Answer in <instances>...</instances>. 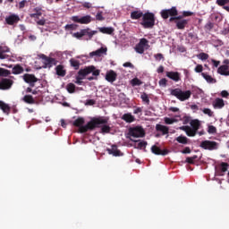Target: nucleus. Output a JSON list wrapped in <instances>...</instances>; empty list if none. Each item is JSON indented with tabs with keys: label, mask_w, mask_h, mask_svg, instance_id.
Instances as JSON below:
<instances>
[{
	"label": "nucleus",
	"mask_w": 229,
	"mask_h": 229,
	"mask_svg": "<svg viewBox=\"0 0 229 229\" xmlns=\"http://www.w3.org/2000/svg\"><path fill=\"white\" fill-rule=\"evenodd\" d=\"M105 53H106V48L100 47L98 50L89 53V56L90 58H94V56H101L105 55Z\"/></svg>",
	"instance_id": "obj_26"
},
{
	"label": "nucleus",
	"mask_w": 229,
	"mask_h": 229,
	"mask_svg": "<svg viewBox=\"0 0 229 229\" xmlns=\"http://www.w3.org/2000/svg\"><path fill=\"white\" fill-rule=\"evenodd\" d=\"M85 105H87L89 106H92L96 105V100H94V99H88L86 101Z\"/></svg>",
	"instance_id": "obj_54"
},
{
	"label": "nucleus",
	"mask_w": 229,
	"mask_h": 229,
	"mask_svg": "<svg viewBox=\"0 0 229 229\" xmlns=\"http://www.w3.org/2000/svg\"><path fill=\"white\" fill-rule=\"evenodd\" d=\"M72 21L73 22H77L78 24H90L92 22V16L91 15H86V16H72Z\"/></svg>",
	"instance_id": "obj_9"
},
{
	"label": "nucleus",
	"mask_w": 229,
	"mask_h": 229,
	"mask_svg": "<svg viewBox=\"0 0 229 229\" xmlns=\"http://www.w3.org/2000/svg\"><path fill=\"white\" fill-rule=\"evenodd\" d=\"M98 31L104 33V35H113L115 29H114V27H99Z\"/></svg>",
	"instance_id": "obj_23"
},
{
	"label": "nucleus",
	"mask_w": 229,
	"mask_h": 229,
	"mask_svg": "<svg viewBox=\"0 0 229 229\" xmlns=\"http://www.w3.org/2000/svg\"><path fill=\"white\" fill-rule=\"evenodd\" d=\"M175 140L177 142H179V144H189V139L185 136H179L175 139Z\"/></svg>",
	"instance_id": "obj_35"
},
{
	"label": "nucleus",
	"mask_w": 229,
	"mask_h": 229,
	"mask_svg": "<svg viewBox=\"0 0 229 229\" xmlns=\"http://www.w3.org/2000/svg\"><path fill=\"white\" fill-rule=\"evenodd\" d=\"M122 119L123 121H125V123H134L135 121V116H133L130 113H127V114H124L123 116H122Z\"/></svg>",
	"instance_id": "obj_31"
},
{
	"label": "nucleus",
	"mask_w": 229,
	"mask_h": 229,
	"mask_svg": "<svg viewBox=\"0 0 229 229\" xmlns=\"http://www.w3.org/2000/svg\"><path fill=\"white\" fill-rule=\"evenodd\" d=\"M55 72H56L57 76L64 78L65 76V74H67V70H65V66H64L62 64H58L55 67Z\"/></svg>",
	"instance_id": "obj_20"
},
{
	"label": "nucleus",
	"mask_w": 229,
	"mask_h": 229,
	"mask_svg": "<svg viewBox=\"0 0 229 229\" xmlns=\"http://www.w3.org/2000/svg\"><path fill=\"white\" fill-rule=\"evenodd\" d=\"M9 69H12V74L14 75H19V74H22L24 72V67H22V65L21 64H15L13 65H9L8 66Z\"/></svg>",
	"instance_id": "obj_16"
},
{
	"label": "nucleus",
	"mask_w": 229,
	"mask_h": 229,
	"mask_svg": "<svg viewBox=\"0 0 229 229\" xmlns=\"http://www.w3.org/2000/svg\"><path fill=\"white\" fill-rule=\"evenodd\" d=\"M86 31L85 35H88L89 40L94 37V35L98 34V30H90L89 28L84 29Z\"/></svg>",
	"instance_id": "obj_36"
},
{
	"label": "nucleus",
	"mask_w": 229,
	"mask_h": 229,
	"mask_svg": "<svg viewBox=\"0 0 229 229\" xmlns=\"http://www.w3.org/2000/svg\"><path fill=\"white\" fill-rule=\"evenodd\" d=\"M169 22H174L177 30H185L189 24V20L183 19V16L171 17Z\"/></svg>",
	"instance_id": "obj_7"
},
{
	"label": "nucleus",
	"mask_w": 229,
	"mask_h": 229,
	"mask_svg": "<svg viewBox=\"0 0 229 229\" xmlns=\"http://www.w3.org/2000/svg\"><path fill=\"white\" fill-rule=\"evenodd\" d=\"M140 99L143 101L144 105H149V97L146 94V92H143L140 95Z\"/></svg>",
	"instance_id": "obj_37"
},
{
	"label": "nucleus",
	"mask_w": 229,
	"mask_h": 229,
	"mask_svg": "<svg viewBox=\"0 0 229 229\" xmlns=\"http://www.w3.org/2000/svg\"><path fill=\"white\" fill-rule=\"evenodd\" d=\"M157 131H161L162 135H167L169 133V127L162 124L156 125Z\"/></svg>",
	"instance_id": "obj_28"
},
{
	"label": "nucleus",
	"mask_w": 229,
	"mask_h": 229,
	"mask_svg": "<svg viewBox=\"0 0 229 229\" xmlns=\"http://www.w3.org/2000/svg\"><path fill=\"white\" fill-rule=\"evenodd\" d=\"M182 131H185L188 137H196V133H198L195 130L191 129L189 125H184L180 128Z\"/></svg>",
	"instance_id": "obj_18"
},
{
	"label": "nucleus",
	"mask_w": 229,
	"mask_h": 229,
	"mask_svg": "<svg viewBox=\"0 0 229 229\" xmlns=\"http://www.w3.org/2000/svg\"><path fill=\"white\" fill-rule=\"evenodd\" d=\"M171 96H174V98H178L179 101H187V99H191V96H192V92L191 90H182L180 88H176L171 89Z\"/></svg>",
	"instance_id": "obj_5"
},
{
	"label": "nucleus",
	"mask_w": 229,
	"mask_h": 229,
	"mask_svg": "<svg viewBox=\"0 0 229 229\" xmlns=\"http://www.w3.org/2000/svg\"><path fill=\"white\" fill-rule=\"evenodd\" d=\"M39 58H41V60H43V64H45V67H48L49 69H51V67H53V65H56V64H58L56 59H55L53 57H48L47 55H46L44 54L40 55Z\"/></svg>",
	"instance_id": "obj_10"
},
{
	"label": "nucleus",
	"mask_w": 229,
	"mask_h": 229,
	"mask_svg": "<svg viewBox=\"0 0 229 229\" xmlns=\"http://www.w3.org/2000/svg\"><path fill=\"white\" fill-rule=\"evenodd\" d=\"M165 124H173V123H174V119L173 118H165Z\"/></svg>",
	"instance_id": "obj_57"
},
{
	"label": "nucleus",
	"mask_w": 229,
	"mask_h": 229,
	"mask_svg": "<svg viewBox=\"0 0 229 229\" xmlns=\"http://www.w3.org/2000/svg\"><path fill=\"white\" fill-rule=\"evenodd\" d=\"M22 101L28 105H35V98H33V96L31 95H25L22 98Z\"/></svg>",
	"instance_id": "obj_32"
},
{
	"label": "nucleus",
	"mask_w": 229,
	"mask_h": 229,
	"mask_svg": "<svg viewBox=\"0 0 229 229\" xmlns=\"http://www.w3.org/2000/svg\"><path fill=\"white\" fill-rule=\"evenodd\" d=\"M143 17L144 13H142L140 10L132 11L131 13V19H132V21H139V19H142Z\"/></svg>",
	"instance_id": "obj_22"
},
{
	"label": "nucleus",
	"mask_w": 229,
	"mask_h": 229,
	"mask_svg": "<svg viewBox=\"0 0 229 229\" xmlns=\"http://www.w3.org/2000/svg\"><path fill=\"white\" fill-rule=\"evenodd\" d=\"M107 153L113 155V157H123L121 150L117 149V146L113 145L112 148H107Z\"/></svg>",
	"instance_id": "obj_21"
},
{
	"label": "nucleus",
	"mask_w": 229,
	"mask_h": 229,
	"mask_svg": "<svg viewBox=\"0 0 229 229\" xmlns=\"http://www.w3.org/2000/svg\"><path fill=\"white\" fill-rule=\"evenodd\" d=\"M211 62H212L214 67H219V64H221L220 61H216V60H214V59L211 60Z\"/></svg>",
	"instance_id": "obj_61"
},
{
	"label": "nucleus",
	"mask_w": 229,
	"mask_h": 229,
	"mask_svg": "<svg viewBox=\"0 0 229 229\" xmlns=\"http://www.w3.org/2000/svg\"><path fill=\"white\" fill-rule=\"evenodd\" d=\"M199 60H208V54L207 53H200L199 55Z\"/></svg>",
	"instance_id": "obj_51"
},
{
	"label": "nucleus",
	"mask_w": 229,
	"mask_h": 229,
	"mask_svg": "<svg viewBox=\"0 0 229 229\" xmlns=\"http://www.w3.org/2000/svg\"><path fill=\"white\" fill-rule=\"evenodd\" d=\"M31 19H40L42 17V8L36 7L33 9V13L30 14Z\"/></svg>",
	"instance_id": "obj_25"
},
{
	"label": "nucleus",
	"mask_w": 229,
	"mask_h": 229,
	"mask_svg": "<svg viewBox=\"0 0 229 229\" xmlns=\"http://www.w3.org/2000/svg\"><path fill=\"white\" fill-rule=\"evenodd\" d=\"M191 15H194V13L191 11H183L182 15H181L183 19V17H191Z\"/></svg>",
	"instance_id": "obj_50"
},
{
	"label": "nucleus",
	"mask_w": 229,
	"mask_h": 229,
	"mask_svg": "<svg viewBox=\"0 0 229 229\" xmlns=\"http://www.w3.org/2000/svg\"><path fill=\"white\" fill-rule=\"evenodd\" d=\"M87 33V31L85 30V29L81 30L80 32H75L73 34V37H75V38H81L83 37H85V34Z\"/></svg>",
	"instance_id": "obj_41"
},
{
	"label": "nucleus",
	"mask_w": 229,
	"mask_h": 229,
	"mask_svg": "<svg viewBox=\"0 0 229 229\" xmlns=\"http://www.w3.org/2000/svg\"><path fill=\"white\" fill-rule=\"evenodd\" d=\"M162 19L167 20L171 17H178V9L176 6H172L170 9H164L160 12Z\"/></svg>",
	"instance_id": "obj_8"
},
{
	"label": "nucleus",
	"mask_w": 229,
	"mask_h": 229,
	"mask_svg": "<svg viewBox=\"0 0 229 229\" xmlns=\"http://www.w3.org/2000/svg\"><path fill=\"white\" fill-rule=\"evenodd\" d=\"M142 81L139 78H134L131 81V85L132 87H140Z\"/></svg>",
	"instance_id": "obj_38"
},
{
	"label": "nucleus",
	"mask_w": 229,
	"mask_h": 229,
	"mask_svg": "<svg viewBox=\"0 0 229 229\" xmlns=\"http://www.w3.org/2000/svg\"><path fill=\"white\" fill-rule=\"evenodd\" d=\"M82 6H83V8H87V9L92 8V4H90V3H89V2H84V3L82 4Z\"/></svg>",
	"instance_id": "obj_59"
},
{
	"label": "nucleus",
	"mask_w": 229,
	"mask_h": 229,
	"mask_svg": "<svg viewBox=\"0 0 229 229\" xmlns=\"http://www.w3.org/2000/svg\"><path fill=\"white\" fill-rule=\"evenodd\" d=\"M135 51L136 53H139V55H144V47L138 43L135 47Z\"/></svg>",
	"instance_id": "obj_43"
},
{
	"label": "nucleus",
	"mask_w": 229,
	"mask_h": 229,
	"mask_svg": "<svg viewBox=\"0 0 229 229\" xmlns=\"http://www.w3.org/2000/svg\"><path fill=\"white\" fill-rule=\"evenodd\" d=\"M97 21H105V18L103 17V12H98L96 15Z\"/></svg>",
	"instance_id": "obj_53"
},
{
	"label": "nucleus",
	"mask_w": 229,
	"mask_h": 229,
	"mask_svg": "<svg viewBox=\"0 0 229 229\" xmlns=\"http://www.w3.org/2000/svg\"><path fill=\"white\" fill-rule=\"evenodd\" d=\"M190 124H191V130H194V131H197V132H198V130H199V128H201V123H200L199 120H198V119L191 120V121L190 122Z\"/></svg>",
	"instance_id": "obj_29"
},
{
	"label": "nucleus",
	"mask_w": 229,
	"mask_h": 229,
	"mask_svg": "<svg viewBox=\"0 0 229 229\" xmlns=\"http://www.w3.org/2000/svg\"><path fill=\"white\" fill-rule=\"evenodd\" d=\"M100 124H104L101 127V133H110V131L112 130V128L106 125V123H100Z\"/></svg>",
	"instance_id": "obj_42"
},
{
	"label": "nucleus",
	"mask_w": 229,
	"mask_h": 229,
	"mask_svg": "<svg viewBox=\"0 0 229 229\" xmlns=\"http://www.w3.org/2000/svg\"><path fill=\"white\" fill-rule=\"evenodd\" d=\"M106 81H109V83H114V81L117 80V73L113 70L107 72L106 74Z\"/></svg>",
	"instance_id": "obj_19"
},
{
	"label": "nucleus",
	"mask_w": 229,
	"mask_h": 229,
	"mask_svg": "<svg viewBox=\"0 0 229 229\" xmlns=\"http://www.w3.org/2000/svg\"><path fill=\"white\" fill-rule=\"evenodd\" d=\"M150 150H151V153H153L154 155H157V156H161V157H165V155H169V149L165 148L162 150L157 145L152 146Z\"/></svg>",
	"instance_id": "obj_13"
},
{
	"label": "nucleus",
	"mask_w": 229,
	"mask_h": 229,
	"mask_svg": "<svg viewBox=\"0 0 229 229\" xmlns=\"http://www.w3.org/2000/svg\"><path fill=\"white\" fill-rule=\"evenodd\" d=\"M100 73H101L100 70H96V66L90 65V66H86L83 69H81L78 72V75L76 76V78H80L81 80L83 81L85 80V78H87V76H89V74H92V76L87 78L89 81H92L93 80H98V76H99Z\"/></svg>",
	"instance_id": "obj_2"
},
{
	"label": "nucleus",
	"mask_w": 229,
	"mask_h": 229,
	"mask_svg": "<svg viewBox=\"0 0 229 229\" xmlns=\"http://www.w3.org/2000/svg\"><path fill=\"white\" fill-rule=\"evenodd\" d=\"M220 166L222 173H226V171H228V163L222 162Z\"/></svg>",
	"instance_id": "obj_46"
},
{
	"label": "nucleus",
	"mask_w": 229,
	"mask_h": 229,
	"mask_svg": "<svg viewBox=\"0 0 229 229\" xmlns=\"http://www.w3.org/2000/svg\"><path fill=\"white\" fill-rule=\"evenodd\" d=\"M195 72H203V65L198 64V65L195 67Z\"/></svg>",
	"instance_id": "obj_56"
},
{
	"label": "nucleus",
	"mask_w": 229,
	"mask_h": 229,
	"mask_svg": "<svg viewBox=\"0 0 229 229\" xmlns=\"http://www.w3.org/2000/svg\"><path fill=\"white\" fill-rule=\"evenodd\" d=\"M6 53H10V48L8 47L0 46V60H9V58H11L10 55Z\"/></svg>",
	"instance_id": "obj_15"
},
{
	"label": "nucleus",
	"mask_w": 229,
	"mask_h": 229,
	"mask_svg": "<svg viewBox=\"0 0 229 229\" xmlns=\"http://www.w3.org/2000/svg\"><path fill=\"white\" fill-rule=\"evenodd\" d=\"M202 112L206 115H208V117H214V112L210 108H204Z\"/></svg>",
	"instance_id": "obj_44"
},
{
	"label": "nucleus",
	"mask_w": 229,
	"mask_h": 229,
	"mask_svg": "<svg viewBox=\"0 0 229 229\" xmlns=\"http://www.w3.org/2000/svg\"><path fill=\"white\" fill-rule=\"evenodd\" d=\"M220 95H221L222 98H228L229 93L226 90H223V91H221Z\"/></svg>",
	"instance_id": "obj_62"
},
{
	"label": "nucleus",
	"mask_w": 229,
	"mask_h": 229,
	"mask_svg": "<svg viewBox=\"0 0 229 229\" xmlns=\"http://www.w3.org/2000/svg\"><path fill=\"white\" fill-rule=\"evenodd\" d=\"M197 158H198V156L194 155L192 157H187L186 162H187V164L192 165V164H194V160H197Z\"/></svg>",
	"instance_id": "obj_45"
},
{
	"label": "nucleus",
	"mask_w": 229,
	"mask_h": 229,
	"mask_svg": "<svg viewBox=\"0 0 229 229\" xmlns=\"http://www.w3.org/2000/svg\"><path fill=\"white\" fill-rule=\"evenodd\" d=\"M164 71H165L164 66L160 65V66L157 68V72L158 74H162V72H164Z\"/></svg>",
	"instance_id": "obj_63"
},
{
	"label": "nucleus",
	"mask_w": 229,
	"mask_h": 229,
	"mask_svg": "<svg viewBox=\"0 0 229 229\" xmlns=\"http://www.w3.org/2000/svg\"><path fill=\"white\" fill-rule=\"evenodd\" d=\"M200 148H202V149H208L209 151H214V149H217V142L204 140L200 143Z\"/></svg>",
	"instance_id": "obj_12"
},
{
	"label": "nucleus",
	"mask_w": 229,
	"mask_h": 229,
	"mask_svg": "<svg viewBox=\"0 0 229 229\" xmlns=\"http://www.w3.org/2000/svg\"><path fill=\"white\" fill-rule=\"evenodd\" d=\"M229 0H216V4H218V6H222L224 8V6H225V4H228Z\"/></svg>",
	"instance_id": "obj_47"
},
{
	"label": "nucleus",
	"mask_w": 229,
	"mask_h": 229,
	"mask_svg": "<svg viewBox=\"0 0 229 229\" xmlns=\"http://www.w3.org/2000/svg\"><path fill=\"white\" fill-rule=\"evenodd\" d=\"M21 21V18L17 14H11L10 16L5 18V21L9 26H13V24H17Z\"/></svg>",
	"instance_id": "obj_17"
},
{
	"label": "nucleus",
	"mask_w": 229,
	"mask_h": 229,
	"mask_svg": "<svg viewBox=\"0 0 229 229\" xmlns=\"http://www.w3.org/2000/svg\"><path fill=\"white\" fill-rule=\"evenodd\" d=\"M108 118H105L103 116L100 117H93L86 125L85 118L79 117L73 122V126L79 128L80 133H87V131H92V130H96V128H99V124H107Z\"/></svg>",
	"instance_id": "obj_1"
},
{
	"label": "nucleus",
	"mask_w": 229,
	"mask_h": 229,
	"mask_svg": "<svg viewBox=\"0 0 229 229\" xmlns=\"http://www.w3.org/2000/svg\"><path fill=\"white\" fill-rule=\"evenodd\" d=\"M70 64L72 67H73L75 71H78V69H80V61L74 58L70 59Z\"/></svg>",
	"instance_id": "obj_34"
},
{
	"label": "nucleus",
	"mask_w": 229,
	"mask_h": 229,
	"mask_svg": "<svg viewBox=\"0 0 229 229\" xmlns=\"http://www.w3.org/2000/svg\"><path fill=\"white\" fill-rule=\"evenodd\" d=\"M26 3H28V1H26V0L21 1V2L19 3V8H20V9L24 8V6H26Z\"/></svg>",
	"instance_id": "obj_58"
},
{
	"label": "nucleus",
	"mask_w": 229,
	"mask_h": 229,
	"mask_svg": "<svg viewBox=\"0 0 229 229\" xmlns=\"http://www.w3.org/2000/svg\"><path fill=\"white\" fill-rule=\"evenodd\" d=\"M165 75L166 78H169V80L175 81V83L182 81V74L178 72H166Z\"/></svg>",
	"instance_id": "obj_14"
},
{
	"label": "nucleus",
	"mask_w": 229,
	"mask_h": 229,
	"mask_svg": "<svg viewBox=\"0 0 229 229\" xmlns=\"http://www.w3.org/2000/svg\"><path fill=\"white\" fill-rule=\"evenodd\" d=\"M155 13L147 12L143 14V18L140 22L145 30H152L155 27Z\"/></svg>",
	"instance_id": "obj_4"
},
{
	"label": "nucleus",
	"mask_w": 229,
	"mask_h": 229,
	"mask_svg": "<svg viewBox=\"0 0 229 229\" xmlns=\"http://www.w3.org/2000/svg\"><path fill=\"white\" fill-rule=\"evenodd\" d=\"M137 149H146L148 146V141H140L138 144L134 145Z\"/></svg>",
	"instance_id": "obj_40"
},
{
	"label": "nucleus",
	"mask_w": 229,
	"mask_h": 229,
	"mask_svg": "<svg viewBox=\"0 0 229 229\" xmlns=\"http://www.w3.org/2000/svg\"><path fill=\"white\" fill-rule=\"evenodd\" d=\"M214 108H223L225 106V100L223 98H216L213 102Z\"/></svg>",
	"instance_id": "obj_30"
},
{
	"label": "nucleus",
	"mask_w": 229,
	"mask_h": 229,
	"mask_svg": "<svg viewBox=\"0 0 229 229\" xmlns=\"http://www.w3.org/2000/svg\"><path fill=\"white\" fill-rule=\"evenodd\" d=\"M160 87H167V79L163 78L158 81Z\"/></svg>",
	"instance_id": "obj_49"
},
{
	"label": "nucleus",
	"mask_w": 229,
	"mask_h": 229,
	"mask_svg": "<svg viewBox=\"0 0 229 229\" xmlns=\"http://www.w3.org/2000/svg\"><path fill=\"white\" fill-rule=\"evenodd\" d=\"M128 135H130L133 139H140L142 137H145L146 131H144V128H142V126L137 125L129 128Z\"/></svg>",
	"instance_id": "obj_6"
},
{
	"label": "nucleus",
	"mask_w": 229,
	"mask_h": 229,
	"mask_svg": "<svg viewBox=\"0 0 229 229\" xmlns=\"http://www.w3.org/2000/svg\"><path fill=\"white\" fill-rule=\"evenodd\" d=\"M0 109L4 112V114H6V115H9L10 111L12 110V107H10L9 105L4 103L3 100H0Z\"/></svg>",
	"instance_id": "obj_27"
},
{
	"label": "nucleus",
	"mask_w": 229,
	"mask_h": 229,
	"mask_svg": "<svg viewBox=\"0 0 229 229\" xmlns=\"http://www.w3.org/2000/svg\"><path fill=\"white\" fill-rule=\"evenodd\" d=\"M123 67H130L131 69H133V64L130 62H126L123 64Z\"/></svg>",
	"instance_id": "obj_64"
},
{
	"label": "nucleus",
	"mask_w": 229,
	"mask_h": 229,
	"mask_svg": "<svg viewBox=\"0 0 229 229\" xmlns=\"http://www.w3.org/2000/svg\"><path fill=\"white\" fill-rule=\"evenodd\" d=\"M217 131V129L214 125H209L208 129V133H216Z\"/></svg>",
	"instance_id": "obj_52"
},
{
	"label": "nucleus",
	"mask_w": 229,
	"mask_h": 229,
	"mask_svg": "<svg viewBox=\"0 0 229 229\" xmlns=\"http://www.w3.org/2000/svg\"><path fill=\"white\" fill-rule=\"evenodd\" d=\"M217 72L221 74V76H229V66L226 64L219 66Z\"/></svg>",
	"instance_id": "obj_24"
},
{
	"label": "nucleus",
	"mask_w": 229,
	"mask_h": 229,
	"mask_svg": "<svg viewBox=\"0 0 229 229\" xmlns=\"http://www.w3.org/2000/svg\"><path fill=\"white\" fill-rule=\"evenodd\" d=\"M182 153L183 155H187V154L191 153V148L186 147L183 150H182Z\"/></svg>",
	"instance_id": "obj_60"
},
{
	"label": "nucleus",
	"mask_w": 229,
	"mask_h": 229,
	"mask_svg": "<svg viewBox=\"0 0 229 229\" xmlns=\"http://www.w3.org/2000/svg\"><path fill=\"white\" fill-rule=\"evenodd\" d=\"M66 89H67L69 94H74V92H76V85H74L73 83H69L66 86Z\"/></svg>",
	"instance_id": "obj_39"
},
{
	"label": "nucleus",
	"mask_w": 229,
	"mask_h": 229,
	"mask_svg": "<svg viewBox=\"0 0 229 229\" xmlns=\"http://www.w3.org/2000/svg\"><path fill=\"white\" fill-rule=\"evenodd\" d=\"M154 58H155L156 60H157L158 62H160V60H164V55H162V54H156V55H154Z\"/></svg>",
	"instance_id": "obj_55"
},
{
	"label": "nucleus",
	"mask_w": 229,
	"mask_h": 229,
	"mask_svg": "<svg viewBox=\"0 0 229 229\" xmlns=\"http://www.w3.org/2000/svg\"><path fill=\"white\" fill-rule=\"evenodd\" d=\"M148 40L146 38H141L138 44H140L141 47H146L148 44Z\"/></svg>",
	"instance_id": "obj_48"
},
{
	"label": "nucleus",
	"mask_w": 229,
	"mask_h": 229,
	"mask_svg": "<svg viewBox=\"0 0 229 229\" xmlns=\"http://www.w3.org/2000/svg\"><path fill=\"white\" fill-rule=\"evenodd\" d=\"M201 76L204 78V80H206V81H208V83H217V81L214 78H212V76L208 75L206 72H202Z\"/></svg>",
	"instance_id": "obj_33"
},
{
	"label": "nucleus",
	"mask_w": 229,
	"mask_h": 229,
	"mask_svg": "<svg viewBox=\"0 0 229 229\" xmlns=\"http://www.w3.org/2000/svg\"><path fill=\"white\" fill-rule=\"evenodd\" d=\"M22 79L25 81V83H28L30 85V87H35V83L38 81V79L35 76V74L31 73H25L22 76Z\"/></svg>",
	"instance_id": "obj_11"
},
{
	"label": "nucleus",
	"mask_w": 229,
	"mask_h": 229,
	"mask_svg": "<svg viewBox=\"0 0 229 229\" xmlns=\"http://www.w3.org/2000/svg\"><path fill=\"white\" fill-rule=\"evenodd\" d=\"M10 74H12L10 70L0 68V76L3 77L0 79V90H10V88L13 87V81L12 79H6Z\"/></svg>",
	"instance_id": "obj_3"
}]
</instances>
